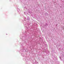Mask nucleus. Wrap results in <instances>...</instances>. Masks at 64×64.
Returning <instances> with one entry per match:
<instances>
[{
	"mask_svg": "<svg viewBox=\"0 0 64 64\" xmlns=\"http://www.w3.org/2000/svg\"><path fill=\"white\" fill-rule=\"evenodd\" d=\"M27 19L28 20H30V18H29V17H28L27 18Z\"/></svg>",
	"mask_w": 64,
	"mask_h": 64,
	"instance_id": "1",
	"label": "nucleus"
},
{
	"mask_svg": "<svg viewBox=\"0 0 64 64\" xmlns=\"http://www.w3.org/2000/svg\"><path fill=\"white\" fill-rule=\"evenodd\" d=\"M17 10L18 11V12H19V11H20V9L18 8Z\"/></svg>",
	"mask_w": 64,
	"mask_h": 64,
	"instance_id": "2",
	"label": "nucleus"
},
{
	"mask_svg": "<svg viewBox=\"0 0 64 64\" xmlns=\"http://www.w3.org/2000/svg\"><path fill=\"white\" fill-rule=\"evenodd\" d=\"M22 55L23 57H24V54H22Z\"/></svg>",
	"mask_w": 64,
	"mask_h": 64,
	"instance_id": "3",
	"label": "nucleus"
},
{
	"mask_svg": "<svg viewBox=\"0 0 64 64\" xmlns=\"http://www.w3.org/2000/svg\"><path fill=\"white\" fill-rule=\"evenodd\" d=\"M21 51H23V49H22V50H21Z\"/></svg>",
	"mask_w": 64,
	"mask_h": 64,
	"instance_id": "4",
	"label": "nucleus"
},
{
	"mask_svg": "<svg viewBox=\"0 0 64 64\" xmlns=\"http://www.w3.org/2000/svg\"><path fill=\"white\" fill-rule=\"evenodd\" d=\"M60 59H61V57H60Z\"/></svg>",
	"mask_w": 64,
	"mask_h": 64,
	"instance_id": "5",
	"label": "nucleus"
},
{
	"mask_svg": "<svg viewBox=\"0 0 64 64\" xmlns=\"http://www.w3.org/2000/svg\"><path fill=\"white\" fill-rule=\"evenodd\" d=\"M63 28L64 29V26L63 27Z\"/></svg>",
	"mask_w": 64,
	"mask_h": 64,
	"instance_id": "6",
	"label": "nucleus"
},
{
	"mask_svg": "<svg viewBox=\"0 0 64 64\" xmlns=\"http://www.w3.org/2000/svg\"><path fill=\"white\" fill-rule=\"evenodd\" d=\"M35 61H36V60H35Z\"/></svg>",
	"mask_w": 64,
	"mask_h": 64,
	"instance_id": "7",
	"label": "nucleus"
},
{
	"mask_svg": "<svg viewBox=\"0 0 64 64\" xmlns=\"http://www.w3.org/2000/svg\"><path fill=\"white\" fill-rule=\"evenodd\" d=\"M24 14H25V12H24Z\"/></svg>",
	"mask_w": 64,
	"mask_h": 64,
	"instance_id": "8",
	"label": "nucleus"
},
{
	"mask_svg": "<svg viewBox=\"0 0 64 64\" xmlns=\"http://www.w3.org/2000/svg\"><path fill=\"white\" fill-rule=\"evenodd\" d=\"M37 63H38V62H37Z\"/></svg>",
	"mask_w": 64,
	"mask_h": 64,
	"instance_id": "9",
	"label": "nucleus"
},
{
	"mask_svg": "<svg viewBox=\"0 0 64 64\" xmlns=\"http://www.w3.org/2000/svg\"><path fill=\"white\" fill-rule=\"evenodd\" d=\"M6 35H7V34H6Z\"/></svg>",
	"mask_w": 64,
	"mask_h": 64,
	"instance_id": "10",
	"label": "nucleus"
}]
</instances>
